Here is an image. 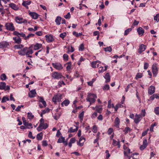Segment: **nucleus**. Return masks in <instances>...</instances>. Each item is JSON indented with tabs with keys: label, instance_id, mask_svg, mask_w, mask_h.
<instances>
[{
	"label": "nucleus",
	"instance_id": "1",
	"mask_svg": "<svg viewBox=\"0 0 159 159\" xmlns=\"http://www.w3.org/2000/svg\"><path fill=\"white\" fill-rule=\"evenodd\" d=\"M97 98V96L96 95L93 93H88L86 100L87 101H90V100L92 101L94 100V102H95V99Z\"/></svg>",
	"mask_w": 159,
	"mask_h": 159
},
{
	"label": "nucleus",
	"instance_id": "2",
	"mask_svg": "<svg viewBox=\"0 0 159 159\" xmlns=\"http://www.w3.org/2000/svg\"><path fill=\"white\" fill-rule=\"evenodd\" d=\"M6 29L9 30L13 31L15 30V28L12 23H6L5 25Z\"/></svg>",
	"mask_w": 159,
	"mask_h": 159
},
{
	"label": "nucleus",
	"instance_id": "3",
	"mask_svg": "<svg viewBox=\"0 0 159 159\" xmlns=\"http://www.w3.org/2000/svg\"><path fill=\"white\" fill-rule=\"evenodd\" d=\"M62 98L61 95L59 94L54 96L52 98V100L54 102L56 103L61 102Z\"/></svg>",
	"mask_w": 159,
	"mask_h": 159
},
{
	"label": "nucleus",
	"instance_id": "4",
	"mask_svg": "<svg viewBox=\"0 0 159 159\" xmlns=\"http://www.w3.org/2000/svg\"><path fill=\"white\" fill-rule=\"evenodd\" d=\"M15 21L16 23L18 24L25 23L27 22V20L19 16H16L15 17Z\"/></svg>",
	"mask_w": 159,
	"mask_h": 159
},
{
	"label": "nucleus",
	"instance_id": "5",
	"mask_svg": "<svg viewBox=\"0 0 159 159\" xmlns=\"http://www.w3.org/2000/svg\"><path fill=\"white\" fill-rule=\"evenodd\" d=\"M48 126V125L47 123H40L39 126L37 128V130L39 131H41L43 129H46Z\"/></svg>",
	"mask_w": 159,
	"mask_h": 159
},
{
	"label": "nucleus",
	"instance_id": "6",
	"mask_svg": "<svg viewBox=\"0 0 159 159\" xmlns=\"http://www.w3.org/2000/svg\"><path fill=\"white\" fill-rule=\"evenodd\" d=\"M10 89V86H6L5 83L4 82H1L0 83V89L4 90L5 91H7L9 90Z\"/></svg>",
	"mask_w": 159,
	"mask_h": 159
},
{
	"label": "nucleus",
	"instance_id": "7",
	"mask_svg": "<svg viewBox=\"0 0 159 159\" xmlns=\"http://www.w3.org/2000/svg\"><path fill=\"white\" fill-rule=\"evenodd\" d=\"M152 72L153 76L156 77L158 73V69L156 64H154L152 66Z\"/></svg>",
	"mask_w": 159,
	"mask_h": 159
},
{
	"label": "nucleus",
	"instance_id": "8",
	"mask_svg": "<svg viewBox=\"0 0 159 159\" xmlns=\"http://www.w3.org/2000/svg\"><path fill=\"white\" fill-rule=\"evenodd\" d=\"M52 65L57 70H60L62 69L63 68L61 65L59 63H53Z\"/></svg>",
	"mask_w": 159,
	"mask_h": 159
},
{
	"label": "nucleus",
	"instance_id": "9",
	"mask_svg": "<svg viewBox=\"0 0 159 159\" xmlns=\"http://www.w3.org/2000/svg\"><path fill=\"white\" fill-rule=\"evenodd\" d=\"M52 76L54 79H58L61 78L62 76L61 73L55 72L52 73Z\"/></svg>",
	"mask_w": 159,
	"mask_h": 159
},
{
	"label": "nucleus",
	"instance_id": "10",
	"mask_svg": "<svg viewBox=\"0 0 159 159\" xmlns=\"http://www.w3.org/2000/svg\"><path fill=\"white\" fill-rule=\"evenodd\" d=\"M45 37L46 38L47 41L48 43H50L54 40V38L53 36L50 34H48L45 35Z\"/></svg>",
	"mask_w": 159,
	"mask_h": 159
},
{
	"label": "nucleus",
	"instance_id": "11",
	"mask_svg": "<svg viewBox=\"0 0 159 159\" xmlns=\"http://www.w3.org/2000/svg\"><path fill=\"white\" fill-rule=\"evenodd\" d=\"M142 116L140 115L136 114L135 115V117L134 119V122L136 124L138 123L142 118Z\"/></svg>",
	"mask_w": 159,
	"mask_h": 159
},
{
	"label": "nucleus",
	"instance_id": "12",
	"mask_svg": "<svg viewBox=\"0 0 159 159\" xmlns=\"http://www.w3.org/2000/svg\"><path fill=\"white\" fill-rule=\"evenodd\" d=\"M9 46V43L6 41H3L0 42V48H6Z\"/></svg>",
	"mask_w": 159,
	"mask_h": 159
},
{
	"label": "nucleus",
	"instance_id": "13",
	"mask_svg": "<svg viewBox=\"0 0 159 159\" xmlns=\"http://www.w3.org/2000/svg\"><path fill=\"white\" fill-rule=\"evenodd\" d=\"M148 146L147 140L146 139H145L143 141V144L141 145L140 149L141 150H143L145 149Z\"/></svg>",
	"mask_w": 159,
	"mask_h": 159
},
{
	"label": "nucleus",
	"instance_id": "14",
	"mask_svg": "<svg viewBox=\"0 0 159 159\" xmlns=\"http://www.w3.org/2000/svg\"><path fill=\"white\" fill-rule=\"evenodd\" d=\"M155 87L152 85L150 86L148 89V93L150 95L153 94L155 92Z\"/></svg>",
	"mask_w": 159,
	"mask_h": 159
},
{
	"label": "nucleus",
	"instance_id": "15",
	"mask_svg": "<svg viewBox=\"0 0 159 159\" xmlns=\"http://www.w3.org/2000/svg\"><path fill=\"white\" fill-rule=\"evenodd\" d=\"M146 46L143 44H141L139 46V48L138 49L139 52L141 54L142 52H143L146 49Z\"/></svg>",
	"mask_w": 159,
	"mask_h": 159
},
{
	"label": "nucleus",
	"instance_id": "16",
	"mask_svg": "<svg viewBox=\"0 0 159 159\" xmlns=\"http://www.w3.org/2000/svg\"><path fill=\"white\" fill-rule=\"evenodd\" d=\"M27 47H26L23 49L19 51L18 52V53L20 55L25 56L26 55L27 52Z\"/></svg>",
	"mask_w": 159,
	"mask_h": 159
},
{
	"label": "nucleus",
	"instance_id": "17",
	"mask_svg": "<svg viewBox=\"0 0 159 159\" xmlns=\"http://www.w3.org/2000/svg\"><path fill=\"white\" fill-rule=\"evenodd\" d=\"M15 43L17 44H20L21 42V39L19 36H15L13 38Z\"/></svg>",
	"mask_w": 159,
	"mask_h": 159
},
{
	"label": "nucleus",
	"instance_id": "18",
	"mask_svg": "<svg viewBox=\"0 0 159 159\" xmlns=\"http://www.w3.org/2000/svg\"><path fill=\"white\" fill-rule=\"evenodd\" d=\"M13 34L14 35L16 36H19V35H20L21 37L25 38V34L22 33H19L17 31H15L13 33Z\"/></svg>",
	"mask_w": 159,
	"mask_h": 159
},
{
	"label": "nucleus",
	"instance_id": "19",
	"mask_svg": "<svg viewBox=\"0 0 159 159\" xmlns=\"http://www.w3.org/2000/svg\"><path fill=\"white\" fill-rule=\"evenodd\" d=\"M30 15L34 19H37L39 16V15L36 13L34 12H30L29 13Z\"/></svg>",
	"mask_w": 159,
	"mask_h": 159
},
{
	"label": "nucleus",
	"instance_id": "20",
	"mask_svg": "<svg viewBox=\"0 0 159 159\" xmlns=\"http://www.w3.org/2000/svg\"><path fill=\"white\" fill-rule=\"evenodd\" d=\"M42 45L41 43H36L34 46V49L35 50H38L42 47Z\"/></svg>",
	"mask_w": 159,
	"mask_h": 159
},
{
	"label": "nucleus",
	"instance_id": "21",
	"mask_svg": "<svg viewBox=\"0 0 159 159\" xmlns=\"http://www.w3.org/2000/svg\"><path fill=\"white\" fill-rule=\"evenodd\" d=\"M85 138L83 137H81L79 139L78 144L79 146H82L83 145L84 143L85 142Z\"/></svg>",
	"mask_w": 159,
	"mask_h": 159
},
{
	"label": "nucleus",
	"instance_id": "22",
	"mask_svg": "<svg viewBox=\"0 0 159 159\" xmlns=\"http://www.w3.org/2000/svg\"><path fill=\"white\" fill-rule=\"evenodd\" d=\"M112 145L115 146H117L118 148H120V143L119 140L117 141L113 139Z\"/></svg>",
	"mask_w": 159,
	"mask_h": 159
},
{
	"label": "nucleus",
	"instance_id": "23",
	"mask_svg": "<svg viewBox=\"0 0 159 159\" xmlns=\"http://www.w3.org/2000/svg\"><path fill=\"white\" fill-rule=\"evenodd\" d=\"M120 123V119L118 117H116L115 120V126L117 128H119Z\"/></svg>",
	"mask_w": 159,
	"mask_h": 159
},
{
	"label": "nucleus",
	"instance_id": "24",
	"mask_svg": "<svg viewBox=\"0 0 159 159\" xmlns=\"http://www.w3.org/2000/svg\"><path fill=\"white\" fill-rule=\"evenodd\" d=\"M31 3L30 1H23L22 3V5L25 7L27 9L28 8V5H29Z\"/></svg>",
	"mask_w": 159,
	"mask_h": 159
},
{
	"label": "nucleus",
	"instance_id": "25",
	"mask_svg": "<svg viewBox=\"0 0 159 159\" xmlns=\"http://www.w3.org/2000/svg\"><path fill=\"white\" fill-rule=\"evenodd\" d=\"M9 6L15 10H17L19 9L18 7H17L15 4L13 3L9 4Z\"/></svg>",
	"mask_w": 159,
	"mask_h": 159
},
{
	"label": "nucleus",
	"instance_id": "26",
	"mask_svg": "<svg viewBox=\"0 0 159 159\" xmlns=\"http://www.w3.org/2000/svg\"><path fill=\"white\" fill-rule=\"evenodd\" d=\"M36 94V92L35 90H33L31 91L29 94V95L30 97L32 98L35 96V95Z\"/></svg>",
	"mask_w": 159,
	"mask_h": 159
},
{
	"label": "nucleus",
	"instance_id": "27",
	"mask_svg": "<svg viewBox=\"0 0 159 159\" xmlns=\"http://www.w3.org/2000/svg\"><path fill=\"white\" fill-rule=\"evenodd\" d=\"M61 18L59 16H57L55 20L56 24L57 25H59L61 24Z\"/></svg>",
	"mask_w": 159,
	"mask_h": 159
},
{
	"label": "nucleus",
	"instance_id": "28",
	"mask_svg": "<svg viewBox=\"0 0 159 159\" xmlns=\"http://www.w3.org/2000/svg\"><path fill=\"white\" fill-rule=\"evenodd\" d=\"M137 31L138 32L139 35H142L144 33V30L141 27H139L137 29Z\"/></svg>",
	"mask_w": 159,
	"mask_h": 159
},
{
	"label": "nucleus",
	"instance_id": "29",
	"mask_svg": "<svg viewBox=\"0 0 159 159\" xmlns=\"http://www.w3.org/2000/svg\"><path fill=\"white\" fill-rule=\"evenodd\" d=\"M24 125H25L26 127V128L30 129L33 128L32 125L31 123H29L26 122L24 123Z\"/></svg>",
	"mask_w": 159,
	"mask_h": 159
},
{
	"label": "nucleus",
	"instance_id": "30",
	"mask_svg": "<svg viewBox=\"0 0 159 159\" xmlns=\"http://www.w3.org/2000/svg\"><path fill=\"white\" fill-rule=\"evenodd\" d=\"M104 78L106 79V82H108L110 80V76L109 74L108 73H107L104 76Z\"/></svg>",
	"mask_w": 159,
	"mask_h": 159
},
{
	"label": "nucleus",
	"instance_id": "31",
	"mask_svg": "<svg viewBox=\"0 0 159 159\" xmlns=\"http://www.w3.org/2000/svg\"><path fill=\"white\" fill-rule=\"evenodd\" d=\"M96 111L98 113H101L102 110V106L101 105L96 106L95 107Z\"/></svg>",
	"mask_w": 159,
	"mask_h": 159
},
{
	"label": "nucleus",
	"instance_id": "32",
	"mask_svg": "<svg viewBox=\"0 0 159 159\" xmlns=\"http://www.w3.org/2000/svg\"><path fill=\"white\" fill-rule=\"evenodd\" d=\"M70 103V101L68 100H64L61 103V105L62 107L64 106V105L65 106H67Z\"/></svg>",
	"mask_w": 159,
	"mask_h": 159
},
{
	"label": "nucleus",
	"instance_id": "33",
	"mask_svg": "<svg viewBox=\"0 0 159 159\" xmlns=\"http://www.w3.org/2000/svg\"><path fill=\"white\" fill-rule=\"evenodd\" d=\"M33 52V50L30 48H28L27 47L26 55H29L32 54Z\"/></svg>",
	"mask_w": 159,
	"mask_h": 159
},
{
	"label": "nucleus",
	"instance_id": "34",
	"mask_svg": "<svg viewBox=\"0 0 159 159\" xmlns=\"http://www.w3.org/2000/svg\"><path fill=\"white\" fill-rule=\"evenodd\" d=\"M43 134L42 132H41L38 134L36 136V138L38 140H41L42 139Z\"/></svg>",
	"mask_w": 159,
	"mask_h": 159
},
{
	"label": "nucleus",
	"instance_id": "35",
	"mask_svg": "<svg viewBox=\"0 0 159 159\" xmlns=\"http://www.w3.org/2000/svg\"><path fill=\"white\" fill-rule=\"evenodd\" d=\"M9 98L7 96H4L2 99L1 102L4 103L6 102V101H9Z\"/></svg>",
	"mask_w": 159,
	"mask_h": 159
},
{
	"label": "nucleus",
	"instance_id": "36",
	"mask_svg": "<svg viewBox=\"0 0 159 159\" xmlns=\"http://www.w3.org/2000/svg\"><path fill=\"white\" fill-rule=\"evenodd\" d=\"M34 116L32 115L31 112H28V113L27 117L30 120H32L34 118Z\"/></svg>",
	"mask_w": 159,
	"mask_h": 159
},
{
	"label": "nucleus",
	"instance_id": "37",
	"mask_svg": "<svg viewBox=\"0 0 159 159\" xmlns=\"http://www.w3.org/2000/svg\"><path fill=\"white\" fill-rule=\"evenodd\" d=\"M65 140V138L63 137H61L58 139L57 142L59 143H62L64 142Z\"/></svg>",
	"mask_w": 159,
	"mask_h": 159
},
{
	"label": "nucleus",
	"instance_id": "38",
	"mask_svg": "<svg viewBox=\"0 0 159 159\" xmlns=\"http://www.w3.org/2000/svg\"><path fill=\"white\" fill-rule=\"evenodd\" d=\"M154 111L156 115H159V107H155Z\"/></svg>",
	"mask_w": 159,
	"mask_h": 159
},
{
	"label": "nucleus",
	"instance_id": "39",
	"mask_svg": "<svg viewBox=\"0 0 159 159\" xmlns=\"http://www.w3.org/2000/svg\"><path fill=\"white\" fill-rule=\"evenodd\" d=\"M24 46L22 44L16 45L14 46V48L16 49H21L23 48Z\"/></svg>",
	"mask_w": 159,
	"mask_h": 159
},
{
	"label": "nucleus",
	"instance_id": "40",
	"mask_svg": "<svg viewBox=\"0 0 159 159\" xmlns=\"http://www.w3.org/2000/svg\"><path fill=\"white\" fill-rule=\"evenodd\" d=\"M157 125L156 123H155L154 124H152L150 126V130L151 132H152L153 131V128L155 126Z\"/></svg>",
	"mask_w": 159,
	"mask_h": 159
},
{
	"label": "nucleus",
	"instance_id": "41",
	"mask_svg": "<svg viewBox=\"0 0 159 159\" xmlns=\"http://www.w3.org/2000/svg\"><path fill=\"white\" fill-rule=\"evenodd\" d=\"M84 115V112L82 111L79 115V117L81 121L83 120V118Z\"/></svg>",
	"mask_w": 159,
	"mask_h": 159
},
{
	"label": "nucleus",
	"instance_id": "42",
	"mask_svg": "<svg viewBox=\"0 0 159 159\" xmlns=\"http://www.w3.org/2000/svg\"><path fill=\"white\" fill-rule=\"evenodd\" d=\"M106 70V68L104 69V67H100L99 68L98 72L101 73L102 72Z\"/></svg>",
	"mask_w": 159,
	"mask_h": 159
},
{
	"label": "nucleus",
	"instance_id": "43",
	"mask_svg": "<svg viewBox=\"0 0 159 159\" xmlns=\"http://www.w3.org/2000/svg\"><path fill=\"white\" fill-rule=\"evenodd\" d=\"M121 106H123L120 104H118L116 105L114 107L115 110L116 111L119 108L121 107Z\"/></svg>",
	"mask_w": 159,
	"mask_h": 159
},
{
	"label": "nucleus",
	"instance_id": "44",
	"mask_svg": "<svg viewBox=\"0 0 159 159\" xmlns=\"http://www.w3.org/2000/svg\"><path fill=\"white\" fill-rule=\"evenodd\" d=\"M110 86L108 84L105 85L103 88V89L104 90H108L109 89Z\"/></svg>",
	"mask_w": 159,
	"mask_h": 159
},
{
	"label": "nucleus",
	"instance_id": "45",
	"mask_svg": "<svg viewBox=\"0 0 159 159\" xmlns=\"http://www.w3.org/2000/svg\"><path fill=\"white\" fill-rule=\"evenodd\" d=\"M34 34H28V36H26L25 35V38H24V39H25V40H26V39H28L30 37H34Z\"/></svg>",
	"mask_w": 159,
	"mask_h": 159
},
{
	"label": "nucleus",
	"instance_id": "46",
	"mask_svg": "<svg viewBox=\"0 0 159 159\" xmlns=\"http://www.w3.org/2000/svg\"><path fill=\"white\" fill-rule=\"evenodd\" d=\"M104 49L105 52H110L112 51V49L111 47H107L104 48Z\"/></svg>",
	"mask_w": 159,
	"mask_h": 159
},
{
	"label": "nucleus",
	"instance_id": "47",
	"mask_svg": "<svg viewBox=\"0 0 159 159\" xmlns=\"http://www.w3.org/2000/svg\"><path fill=\"white\" fill-rule=\"evenodd\" d=\"M131 130L130 128L129 127H126L124 129V131L125 134H127Z\"/></svg>",
	"mask_w": 159,
	"mask_h": 159
},
{
	"label": "nucleus",
	"instance_id": "48",
	"mask_svg": "<svg viewBox=\"0 0 159 159\" xmlns=\"http://www.w3.org/2000/svg\"><path fill=\"white\" fill-rule=\"evenodd\" d=\"M67 34L66 32H64L61 33L60 34V37L62 39H64V37Z\"/></svg>",
	"mask_w": 159,
	"mask_h": 159
},
{
	"label": "nucleus",
	"instance_id": "49",
	"mask_svg": "<svg viewBox=\"0 0 159 159\" xmlns=\"http://www.w3.org/2000/svg\"><path fill=\"white\" fill-rule=\"evenodd\" d=\"M50 111V109L48 108H46L45 109L43 110L42 112V114H45L46 113Z\"/></svg>",
	"mask_w": 159,
	"mask_h": 159
},
{
	"label": "nucleus",
	"instance_id": "50",
	"mask_svg": "<svg viewBox=\"0 0 159 159\" xmlns=\"http://www.w3.org/2000/svg\"><path fill=\"white\" fill-rule=\"evenodd\" d=\"M132 30V29L131 28H129L126 30L125 31L124 35H127L129 33V32H130Z\"/></svg>",
	"mask_w": 159,
	"mask_h": 159
},
{
	"label": "nucleus",
	"instance_id": "51",
	"mask_svg": "<svg viewBox=\"0 0 159 159\" xmlns=\"http://www.w3.org/2000/svg\"><path fill=\"white\" fill-rule=\"evenodd\" d=\"M143 76V74L142 73H139L137 74L136 75V77H135L136 79H137L138 78H141Z\"/></svg>",
	"mask_w": 159,
	"mask_h": 159
},
{
	"label": "nucleus",
	"instance_id": "52",
	"mask_svg": "<svg viewBox=\"0 0 159 159\" xmlns=\"http://www.w3.org/2000/svg\"><path fill=\"white\" fill-rule=\"evenodd\" d=\"M154 20L157 21V22H158L159 21V14H157L154 16Z\"/></svg>",
	"mask_w": 159,
	"mask_h": 159
},
{
	"label": "nucleus",
	"instance_id": "53",
	"mask_svg": "<svg viewBox=\"0 0 159 159\" xmlns=\"http://www.w3.org/2000/svg\"><path fill=\"white\" fill-rule=\"evenodd\" d=\"M98 130L97 127L95 125H94L93 127V131L94 133H96L97 132Z\"/></svg>",
	"mask_w": 159,
	"mask_h": 159
},
{
	"label": "nucleus",
	"instance_id": "54",
	"mask_svg": "<svg viewBox=\"0 0 159 159\" xmlns=\"http://www.w3.org/2000/svg\"><path fill=\"white\" fill-rule=\"evenodd\" d=\"M39 51H40V52L39 53V57H41L42 55H43V54L44 52V51L42 49L40 50Z\"/></svg>",
	"mask_w": 159,
	"mask_h": 159
},
{
	"label": "nucleus",
	"instance_id": "55",
	"mask_svg": "<svg viewBox=\"0 0 159 159\" xmlns=\"http://www.w3.org/2000/svg\"><path fill=\"white\" fill-rule=\"evenodd\" d=\"M6 79V76L4 74H3L1 76V79L2 80H4Z\"/></svg>",
	"mask_w": 159,
	"mask_h": 159
},
{
	"label": "nucleus",
	"instance_id": "56",
	"mask_svg": "<svg viewBox=\"0 0 159 159\" xmlns=\"http://www.w3.org/2000/svg\"><path fill=\"white\" fill-rule=\"evenodd\" d=\"M84 48V45L83 44H81L79 47V51H82L83 50Z\"/></svg>",
	"mask_w": 159,
	"mask_h": 159
},
{
	"label": "nucleus",
	"instance_id": "57",
	"mask_svg": "<svg viewBox=\"0 0 159 159\" xmlns=\"http://www.w3.org/2000/svg\"><path fill=\"white\" fill-rule=\"evenodd\" d=\"M113 131V129L111 128H109L107 131V134L109 135H110Z\"/></svg>",
	"mask_w": 159,
	"mask_h": 159
},
{
	"label": "nucleus",
	"instance_id": "58",
	"mask_svg": "<svg viewBox=\"0 0 159 159\" xmlns=\"http://www.w3.org/2000/svg\"><path fill=\"white\" fill-rule=\"evenodd\" d=\"M77 130V128L75 129H73L72 127H71L70 128V129L69 130V131L70 132L73 133L76 131Z\"/></svg>",
	"mask_w": 159,
	"mask_h": 159
},
{
	"label": "nucleus",
	"instance_id": "59",
	"mask_svg": "<svg viewBox=\"0 0 159 159\" xmlns=\"http://www.w3.org/2000/svg\"><path fill=\"white\" fill-rule=\"evenodd\" d=\"M68 53L69 52H72L74 51V49L73 47L72 46H71V48L70 49V50L69 48H68Z\"/></svg>",
	"mask_w": 159,
	"mask_h": 159
},
{
	"label": "nucleus",
	"instance_id": "60",
	"mask_svg": "<svg viewBox=\"0 0 159 159\" xmlns=\"http://www.w3.org/2000/svg\"><path fill=\"white\" fill-rule=\"evenodd\" d=\"M68 56L66 54H65L63 55V58L65 60L67 61L68 60Z\"/></svg>",
	"mask_w": 159,
	"mask_h": 159
},
{
	"label": "nucleus",
	"instance_id": "61",
	"mask_svg": "<svg viewBox=\"0 0 159 159\" xmlns=\"http://www.w3.org/2000/svg\"><path fill=\"white\" fill-rule=\"evenodd\" d=\"M42 145L44 147L47 146L48 145L47 141L46 140H43L42 141Z\"/></svg>",
	"mask_w": 159,
	"mask_h": 159
},
{
	"label": "nucleus",
	"instance_id": "62",
	"mask_svg": "<svg viewBox=\"0 0 159 159\" xmlns=\"http://www.w3.org/2000/svg\"><path fill=\"white\" fill-rule=\"evenodd\" d=\"M64 17L66 19L70 18V13H68L66 15L64 16Z\"/></svg>",
	"mask_w": 159,
	"mask_h": 159
},
{
	"label": "nucleus",
	"instance_id": "63",
	"mask_svg": "<svg viewBox=\"0 0 159 159\" xmlns=\"http://www.w3.org/2000/svg\"><path fill=\"white\" fill-rule=\"evenodd\" d=\"M105 153H106V157L107 158H108L110 156V155L109 153V151L108 150H106L105 151Z\"/></svg>",
	"mask_w": 159,
	"mask_h": 159
},
{
	"label": "nucleus",
	"instance_id": "64",
	"mask_svg": "<svg viewBox=\"0 0 159 159\" xmlns=\"http://www.w3.org/2000/svg\"><path fill=\"white\" fill-rule=\"evenodd\" d=\"M97 63L95 61L93 62L92 63V66L93 68L97 67L96 64Z\"/></svg>",
	"mask_w": 159,
	"mask_h": 159
}]
</instances>
